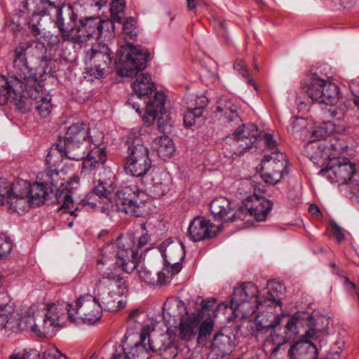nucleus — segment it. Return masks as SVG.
I'll list each match as a JSON object with an SVG mask.
<instances>
[{"label": "nucleus", "mask_w": 359, "mask_h": 359, "mask_svg": "<svg viewBox=\"0 0 359 359\" xmlns=\"http://www.w3.org/2000/svg\"><path fill=\"white\" fill-rule=\"evenodd\" d=\"M21 327V319L15 312L14 304L6 293L0 294V331H4L8 336L18 333Z\"/></svg>", "instance_id": "2eb2a0df"}, {"label": "nucleus", "mask_w": 359, "mask_h": 359, "mask_svg": "<svg viewBox=\"0 0 359 359\" xmlns=\"http://www.w3.org/2000/svg\"><path fill=\"white\" fill-rule=\"evenodd\" d=\"M259 136V130L257 126L254 123H248L242 124L228 137L236 141V144L240 147L235 148L233 154L242 155L255 143Z\"/></svg>", "instance_id": "412c9836"}, {"label": "nucleus", "mask_w": 359, "mask_h": 359, "mask_svg": "<svg viewBox=\"0 0 359 359\" xmlns=\"http://www.w3.org/2000/svg\"><path fill=\"white\" fill-rule=\"evenodd\" d=\"M151 329L149 326L144 327L138 340L133 346L128 347L126 353L133 359L144 358L149 351L154 352V341H151L149 333Z\"/></svg>", "instance_id": "bb28decb"}, {"label": "nucleus", "mask_w": 359, "mask_h": 359, "mask_svg": "<svg viewBox=\"0 0 359 359\" xmlns=\"http://www.w3.org/2000/svg\"><path fill=\"white\" fill-rule=\"evenodd\" d=\"M37 357V354L36 352H16L14 351L12 354L9 355V359H35L34 357Z\"/></svg>", "instance_id": "052dcab7"}, {"label": "nucleus", "mask_w": 359, "mask_h": 359, "mask_svg": "<svg viewBox=\"0 0 359 359\" xmlns=\"http://www.w3.org/2000/svg\"><path fill=\"white\" fill-rule=\"evenodd\" d=\"M114 27L111 21H104L99 18H81L69 41L80 44L86 43L90 38L98 39L102 35L107 36L105 32H110Z\"/></svg>", "instance_id": "1a4fd4ad"}, {"label": "nucleus", "mask_w": 359, "mask_h": 359, "mask_svg": "<svg viewBox=\"0 0 359 359\" xmlns=\"http://www.w3.org/2000/svg\"><path fill=\"white\" fill-rule=\"evenodd\" d=\"M59 172L56 169L48 168L43 174L44 182L30 184L29 191V208L39 207L43 205L48 197L47 185L55 187Z\"/></svg>", "instance_id": "f3484780"}, {"label": "nucleus", "mask_w": 359, "mask_h": 359, "mask_svg": "<svg viewBox=\"0 0 359 359\" xmlns=\"http://www.w3.org/2000/svg\"><path fill=\"white\" fill-rule=\"evenodd\" d=\"M120 61L123 62L120 74L125 76H135V79L131 83L133 93L128 98L126 104L130 105L137 114H140V105L136 99H146L155 90L154 83L147 73L137 74L142 70L147 62L148 54L131 43H127L121 48Z\"/></svg>", "instance_id": "7ed1b4c3"}, {"label": "nucleus", "mask_w": 359, "mask_h": 359, "mask_svg": "<svg viewBox=\"0 0 359 359\" xmlns=\"http://www.w3.org/2000/svg\"><path fill=\"white\" fill-rule=\"evenodd\" d=\"M139 192L130 187H126L116 191L114 202L119 212L140 217L143 213L142 208L137 203Z\"/></svg>", "instance_id": "a211bd4d"}, {"label": "nucleus", "mask_w": 359, "mask_h": 359, "mask_svg": "<svg viewBox=\"0 0 359 359\" xmlns=\"http://www.w3.org/2000/svg\"><path fill=\"white\" fill-rule=\"evenodd\" d=\"M30 183L18 179L9 182L10 205L15 210H25L29 208V191Z\"/></svg>", "instance_id": "b1692460"}, {"label": "nucleus", "mask_w": 359, "mask_h": 359, "mask_svg": "<svg viewBox=\"0 0 359 359\" xmlns=\"http://www.w3.org/2000/svg\"><path fill=\"white\" fill-rule=\"evenodd\" d=\"M41 66L39 64L33 65L30 67V72L27 76V79H22L20 84H22V90L19 92H13L19 98L15 100L16 107L23 113L31 111L34 109V100H36V96L38 95L36 92V85L39 81V76L44 74L45 72H39L38 69Z\"/></svg>", "instance_id": "9b49d317"}, {"label": "nucleus", "mask_w": 359, "mask_h": 359, "mask_svg": "<svg viewBox=\"0 0 359 359\" xmlns=\"http://www.w3.org/2000/svg\"><path fill=\"white\" fill-rule=\"evenodd\" d=\"M332 107L327 111V115L337 121L343 120L348 110V107L345 103H341L339 105Z\"/></svg>", "instance_id": "a18cd8bd"}, {"label": "nucleus", "mask_w": 359, "mask_h": 359, "mask_svg": "<svg viewBox=\"0 0 359 359\" xmlns=\"http://www.w3.org/2000/svg\"><path fill=\"white\" fill-rule=\"evenodd\" d=\"M154 352L158 353L164 359H174L177 356L184 358L186 354L190 353V350L187 346L179 350L170 336L161 334L154 341Z\"/></svg>", "instance_id": "a878e982"}, {"label": "nucleus", "mask_w": 359, "mask_h": 359, "mask_svg": "<svg viewBox=\"0 0 359 359\" xmlns=\"http://www.w3.org/2000/svg\"><path fill=\"white\" fill-rule=\"evenodd\" d=\"M195 104H189L194 109H200V112L203 114L204 108L208 105V100L205 96L201 95L194 98Z\"/></svg>", "instance_id": "13d9d810"}, {"label": "nucleus", "mask_w": 359, "mask_h": 359, "mask_svg": "<svg viewBox=\"0 0 359 359\" xmlns=\"http://www.w3.org/2000/svg\"><path fill=\"white\" fill-rule=\"evenodd\" d=\"M163 310L173 318L180 320V335L182 339L189 341L195 334L201 318L195 313L189 314L184 303L175 297L168 298L163 304Z\"/></svg>", "instance_id": "6e6552de"}, {"label": "nucleus", "mask_w": 359, "mask_h": 359, "mask_svg": "<svg viewBox=\"0 0 359 359\" xmlns=\"http://www.w3.org/2000/svg\"><path fill=\"white\" fill-rule=\"evenodd\" d=\"M66 308L63 304H52L47 306L46 313L36 311L26 321L27 327L39 337H51L60 319L65 316Z\"/></svg>", "instance_id": "39448f33"}, {"label": "nucleus", "mask_w": 359, "mask_h": 359, "mask_svg": "<svg viewBox=\"0 0 359 359\" xmlns=\"http://www.w3.org/2000/svg\"><path fill=\"white\" fill-rule=\"evenodd\" d=\"M44 359H69L62 354L56 347H50L43 353Z\"/></svg>", "instance_id": "6e6d98bb"}, {"label": "nucleus", "mask_w": 359, "mask_h": 359, "mask_svg": "<svg viewBox=\"0 0 359 359\" xmlns=\"http://www.w3.org/2000/svg\"><path fill=\"white\" fill-rule=\"evenodd\" d=\"M210 210L215 220L224 222H234L237 219L243 220L241 205L226 197L215 198L210 204Z\"/></svg>", "instance_id": "dca6fc26"}, {"label": "nucleus", "mask_w": 359, "mask_h": 359, "mask_svg": "<svg viewBox=\"0 0 359 359\" xmlns=\"http://www.w3.org/2000/svg\"><path fill=\"white\" fill-rule=\"evenodd\" d=\"M216 299L214 298H209L204 299L201 303V309L198 311L197 316L201 320L205 317H212L211 313H214L215 311L213 309L215 304Z\"/></svg>", "instance_id": "49530a36"}, {"label": "nucleus", "mask_w": 359, "mask_h": 359, "mask_svg": "<svg viewBox=\"0 0 359 359\" xmlns=\"http://www.w3.org/2000/svg\"><path fill=\"white\" fill-rule=\"evenodd\" d=\"M49 12L47 15L54 21L62 40L69 41L79 20L77 11L67 4L59 8L51 7Z\"/></svg>", "instance_id": "f8f14e48"}, {"label": "nucleus", "mask_w": 359, "mask_h": 359, "mask_svg": "<svg viewBox=\"0 0 359 359\" xmlns=\"http://www.w3.org/2000/svg\"><path fill=\"white\" fill-rule=\"evenodd\" d=\"M330 176H334V180L341 184H346L355 172V167L347 158L338 159L329 168Z\"/></svg>", "instance_id": "c9c22d12"}, {"label": "nucleus", "mask_w": 359, "mask_h": 359, "mask_svg": "<svg viewBox=\"0 0 359 359\" xmlns=\"http://www.w3.org/2000/svg\"><path fill=\"white\" fill-rule=\"evenodd\" d=\"M41 3L43 4V8L40 10V13L42 15H47L49 13V11H50V8L53 7L54 8H59L60 7L65 5L64 3L65 0H40Z\"/></svg>", "instance_id": "8fccbe9b"}, {"label": "nucleus", "mask_w": 359, "mask_h": 359, "mask_svg": "<svg viewBox=\"0 0 359 359\" xmlns=\"http://www.w3.org/2000/svg\"><path fill=\"white\" fill-rule=\"evenodd\" d=\"M242 188H239L238 190H241L240 194H247L249 193L251 190L252 187V182L249 180H246L242 182H241Z\"/></svg>", "instance_id": "0e129e2a"}, {"label": "nucleus", "mask_w": 359, "mask_h": 359, "mask_svg": "<svg viewBox=\"0 0 359 359\" xmlns=\"http://www.w3.org/2000/svg\"><path fill=\"white\" fill-rule=\"evenodd\" d=\"M9 182L6 179L0 178V205L6 202L10 203Z\"/></svg>", "instance_id": "603ef678"}, {"label": "nucleus", "mask_w": 359, "mask_h": 359, "mask_svg": "<svg viewBox=\"0 0 359 359\" xmlns=\"http://www.w3.org/2000/svg\"><path fill=\"white\" fill-rule=\"evenodd\" d=\"M114 58L113 52L105 44L92 47L85 53V63L89 64L88 73L95 79L105 76Z\"/></svg>", "instance_id": "ddd939ff"}, {"label": "nucleus", "mask_w": 359, "mask_h": 359, "mask_svg": "<svg viewBox=\"0 0 359 359\" xmlns=\"http://www.w3.org/2000/svg\"><path fill=\"white\" fill-rule=\"evenodd\" d=\"M156 142L158 145L156 151L158 156L163 159L170 158L175 151L172 140L168 136H161L156 138Z\"/></svg>", "instance_id": "ea45409f"}, {"label": "nucleus", "mask_w": 359, "mask_h": 359, "mask_svg": "<svg viewBox=\"0 0 359 359\" xmlns=\"http://www.w3.org/2000/svg\"><path fill=\"white\" fill-rule=\"evenodd\" d=\"M272 207L273 203L264 197L257 195L249 196L243 201V204L241 205L243 220L249 215L254 217L257 222L264 221Z\"/></svg>", "instance_id": "6ab92c4d"}, {"label": "nucleus", "mask_w": 359, "mask_h": 359, "mask_svg": "<svg viewBox=\"0 0 359 359\" xmlns=\"http://www.w3.org/2000/svg\"><path fill=\"white\" fill-rule=\"evenodd\" d=\"M202 114L200 109H194L192 106H189L184 113V123L186 127H191L196 123V118H199Z\"/></svg>", "instance_id": "09e8293b"}, {"label": "nucleus", "mask_w": 359, "mask_h": 359, "mask_svg": "<svg viewBox=\"0 0 359 359\" xmlns=\"http://www.w3.org/2000/svg\"><path fill=\"white\" fill-rule=\"evenodd\" d=\"M350 187L354 194L359 195V180L354 179L350 182Z\"/></svg>", "instance_id": "774afa93"}, {"label": "nucleus", "mask_w": 359, "mask_h": 359, "mask_svg": "<svg viewBox=\"0 0 359 359\" xmlns=\"http://www.w3.org/2000/svg\"><path fill=\"white\" fill-rule=\"evenodd\" d=\"M129 155L125 163L126 172L134 177H140L150 170L151 161L149 156V149L142 141L136 139L129 146Z\"/></svg>", "instance_id": "9d476101"}, {"label": "nucleus", "mask_w": 359, "mask_h": 359, "mask_svg": "<svg viewBox=\"0 0 359 359\" xmlns=\"http://www.w3.org/2000/svg\"><path fill=\"white\" fill-rule=\"evenodd\" d=\"M199 326L198 340L201 341L205 340L207 337H210L214 327V321L212 317H205Z\"/></svg>", "instance_id": "c03bdc74"}, {"label": "nucleus", "mask_w": 359, "mask_h": 359, "mask_svg": "<svg viewBox=\"0 0 359 359\" xmlns=\"http://www.w3.org/2000/svg\"><path fill=\"white\" fill-rule=\"evenodd\" d=\"M123 30L124 33L131 38L137 35V29L136 27V21L133 18H127L123 25Z\"/></svg>", "instance_id": "864d4df0"}, {"label": "nucleus", "mask_w": 359, "mask_h": 359, "mask_svg": "<svg viewBox=\"0 0 359 359\" xmlns=\"http://www.w3.org/2000/svg\"><path fill=\"white\" fill-rule=\"evenodd\" d=\"M56 148L61 155L72 161H81L85 158L86 145L83 141H63L60 137Z\"/></svg>", "instance_id": "7c9ffc66"}, {"label": "nucleus", "mask_w": 359, "mask_h": 359, "mask_svg": "<svg viewBox=\"0 0 359 359\" xmlns=\"http://www.w3.org/2000/svg\"><path fill=\"white\" fill-rule=\"evenodd\" d=\"M158 250L165 263L171 266L172 271L170 275L172 276L179 273L182 269L181 263L185 256L183 245L181 243L166 240L159 245Z\"/></svg>", "instance_id": "aec40b11"}, {"label": "nucleus", "mask_w": 359, "mask_h": 359, "mask_svg": "<svg viewBox=\"0 0 359 359\" xmlns=\"http://www.w3.org/2000/svg\"><path fill=\"white\" fill-rule=\"evenodd\" d=\"M241 286L243 289V292H245L244 294L246 297L247 308H250V311H252L255 309L250 306V301L255 299L257 305H258L259 302H261L257 296L259 292L257 287L252 283H243L241 284Z\"/></svg>", "instance_id": "37998d69"}, {"label": "nucleus", "mask_w": 359, "mask_h": 359, "mask_svg": "<svg viewBox=\"0 0 359 359\" xmlns=\"http://www.w3.org/2000/svg\"><path fill=\"white\" fill-rule=\"evenodd\" d=\"M287 158L283 153L276 151L264 155L261 164L262 178L270 184L280 182L284 175L287 174Z\"/></svg>", "instance_id": "4468645a"}, {"label": "nucleus", "mask_w": 359, "mask_h": 359, "mask_svg": "<svg viewBox=\"0 0 359 359\" xmlns=\"http://www.w3.org/2000/svg\"><path fill=\"white\" fill-rule=\"evenodd\" d=\"M132 245L130 236L121 235L116 239V245L108 243L100 250L97 270L107 282L101 288L97 299L102 309L108 311H118L126 306L123 296L127 293L126 283L115 271L117 267H121L129 273L135 267L133 259L135 252L131 250Z\"/></svg>", "instance_id": "f257e3e1"}, {"label": "nucleus", "mask_w": 359, "mask_h": 359, "mask_svg": "<svg viewBox=\"0 0 359 359\" xmlns=\"http://www.w3.org/2000/svg\"><path fill=\"white\" fill-rule=\"evenodd\" d=\"M275 315L280 318V320H281V318L275 313ZM280 322V321H279ZM280 324V323L276 324L274 326H270L268 327H259V326L257 325V329L258 330H262L268 328H273V330L271 332L269 336H268L264 343V349L271 353V357H276L278 351L283 350L284 346L289 339V337L286 334H283L281 333L278 332L277 326Z\"/></svg>", "instance_id": "c756f323"}, {"label": "nucleus", "mask_w": 359, "mask_h": 359, "mask_svg": "<svg viewBox=\"0 0 359 359\" xmlns=\"http://www.w3.org/2000/svg\"><path fill=\"white\" fill-rule=\"evenodd\" d=\"M334 132V125L330 121L324 122L322 124L315 126L311 131V141H318L325 139Z\"/></svg>", "instance_id": "a19ab883"}, {"label": "nucleus", "mask_w": 359, "mask_h": 359, "mask_svg": "<svg viewBox=\"0 0 359 359\" xmlns=\"http://www.w3.org/2000/svg\"><path fill=\"white\" fill-rule=\"evenodd\" d=\"M71 322L79 320L84 323L93 324L98 321L102 316V306L97 299L89 294L81 295L72 304H64Z\"/></svg>", "instance_id": "423d86ee"}, {"label": "nucleus", "mask_w": 359, "mask_h": 359, "mask_svg": "<svg viewBox=\"0 0 359 359\" xmlns=\"http://www.w3.org/2000/svg\"><path fill=\"white\" fill-rule=\"evenodd\" d=\"M350 88L354 95V98L359 99V85L356 82H351L350 83Z\"/></svg>", "instance_id": "338daca9"}, {"label": "nucleus", "mask_w": 359, "mask_h": 359, "mask_svg": "<svg viewBox=\"0 0 359 359\" xmlns=\"http://www.w3.org/2000/svg\"><path fill=\"white\" fill-rule=\"evenodd\" d=\"M233 343L230 336L222 332L215 334L211 344L212 351L222 357L229 355L233 350Z\"/></svg>", "instance_id": "e433bc0d"}, {"label": "nucleus", "mask_w": 359, "mask_h": 359, "mask_svg": "<svg viewBox=\"0 0 359 359\" xmlns=\"http://www.w3.org/2000/svg\"><path fill=\"white\" fill-rule=\"evenodd\" d=\"M87 132L84 123L77 121L68 127L65 136L62 140L63 141H86Z\"/></svg>", "instance_id": "58836bf2"}, {"label": "nucleus", "mask_w": 359, "mask_h": 359, "mask_svg": "<svg viewBox=\"0 0 359 359\" xmlns=\"http://www.w3.org/2000/svg\"><path fill=\"white\" fill-rule=\"evenodd\" d=\"M43 74L39 76V81L36 85V92L38 93L36 96V100H34V109L38 114L43 118L48 117L53 108L51 103L50 95L44 89L43 85Z\"/></svg>", "instance_id": "72a5a7b5"}, {"label": "nucleus", "mask_w": 359, "mask_h": 359, "mask_svg": "<svg viewBox=\"0 0 359 359\" xmlns=\"http://www.w3.org/2000/svg\"><path fill=\"white\" fill-rule=\"evenodd\" d=\"M334 234L338 242H341L344 239V235L341 231V229L336 224L333 225Z\"/></svg>", "instance_id": "69168bd1"}, {"label": "nucleus", "mask_w": 359, "mask_h": 359, "mask_svg": "<svg viewBox=\"0 0 359 359\" xmlns=\"http://www.w3.org/2000/svg\"><path fill=\"white\" fill-rule=\"evenodd\" d=\"M300 326H302V323L298 318L295 317L289 318L285 325L286 330L285 334H287L289 339L292 335L299 334L302 336L303 334H301Z\"/></svg>", "instance_id": "de8ad7c7"}, {"label": "nucleus", "mask_w": 359, "mask_h": 359, "mask_svg": "<svg viewBox=\"0 0 359 359\" xmlns=\"http://www.w3.org/2000/svg\"><path fill=\"white\" fill-rule=\"evenodd\" d=\"M306 322L308 328L302 334V337L318 341L320 346L326 344L327 337L326 330L330 323L329 318L323 316L316 317L311 316L307 318Z\"/></svg>", "instance_id": "393cba45"}, {"label": "nucleus", "mask_w": 359, "mask_h": 359, "mask_svg": "<svg viewBox=\"0 0 359 359\" xmlns=\"http://www.w3.org/2000/svg\"><path fill=\"white\" fill-rule=\"evenodd\" d=\"M74 206V201L72 196L66 193L64 196L63 203L60 206V210H62L64 212H68L71 215L76 216L75 212L79 210V208L78 206L75 208Z\"/></svg>", "instance_id": "3c124183"}, {"label": "nucleus", "mask_w": 359, "mask_h": 359, "mask_svg": "<svg viewBox=\"0 0 359 359\" xmlns=\"http://www.w3.org/2000/svg\"><path fill=\"white\" fill-rule=\"evenodd\" d=\"M296 342L288 349L287 353L291 359H317L318 348L313 342L304 338Z\"/></svg>", "instance_id": "2f4dec72"}, {"label": "nucleus", "mask_w": 359, "mask_h": 359, "mask_svg": "<svg viewBox=\"0 0 359 359\" xmlns=\"http://www.w3.org/2000/svg\"><path fill=\"white\" fill-rule=\"evenodd\" d=\"M302 89L312 100L330 105L337 104L341 95L338 86L316 74L304 80Z\"/></svg>", "instance_id": "0eeeda50"}, {"label": "nucleus", "mask_w": 359, "mask_h": 359, "mask_svg": "<svg viewBox=\"0 0 359 359\" xmlns=\"http://www.w3.org/2000/svg\"><path fill=\"white\" fill-rule=\"evenodd\" d=\"M215 112L220 114L219 118L231 127L239 125L242 120L238 114V106L226 97H222L217 103Z\"/></svg>", "instance_id": "c85d7f7f"}, {"label": "nucleus", "mask_w": 359, "mask_h": 359, "mask_svg": "<svg viewBox=\"0 0 359 359\" xmlns=\"http://www.w3.org/2000/svg\"><path fill=\"white\" fill-rule=\"evenodd\" d=\"M81 5L90 6H96L101 8L106 4V0H78Z\"/></svg>", "instance_id": "680f3d73"}, {"label": "nucleus", "mask_w": 359, "mask_h": 359, "mask_svg": "<svg viewBox=\"0 0 359 359\" xmlns=\"http://www.w3.org/2000/svg\"><path fill=\"white\" fill-rule=\"evenodd\" d=\"M106 160L107 156L105 149L95 147L85 156L83 165L84 168L89 170H94L102 167Z\"/></svg>", "instance_id": "4c0bfd02"}, {"label": "nucleus", "mask_w": 359, "mask_h": 359, "mask_svg": "<svg viewBox=\"0 0 359 359\" xmlns=\"http://www.w3.org/2000/svg\"><path fill=\"white\" fill-rule=\"evenodd\" d=\"M280 285L275 281H268L267 287L271 297L259 302L255 309L252 311L247 310V301L241 285L235 287L231 296V308L234 311L242 313V316L254 321L259 327L274 326L280 321V318L275 315L276 308L280 304V299H276L273 290H278Z\"/></svg>", "instance_id": "20e7f679"}, {"label": "nucleus", "mask_w": 359, "mask_h": 359, "mask_svg": "<svg viewBox=\"0 0 359 359\" xmlns=\"http://www.w3.org/2000/svg\"><path fill=\"white\" fill-rule=\"evenodd\" d=\"M12 242L5 233H0V257H4L10 253L12 250Z\"/></svg>", "instance_id": "5fc2aeb1"}, {"label": "nucleus", "mask_w": 359, "mask_h": 359, "mask_svg": "<svg viewBox=\"0 0 359 359\" xmlns=\"http://www.w3.org/2000/svg\"><path fill=\"white\" fill-rule=\"evenodd\" d=\"M165 95L163 93L156 92L154 96L147 102L145 114L142 116L144 124L148 126L154 123L158 114H163L165 108Z\"/></svg>", "instance_id": "f704fd0d"}, {"label": "nucleus", "mask_w": 359, "mask_h": 359, "mask_svg": "<svg viewBox=\"0 0 359 359\" xmlns=\"http://www.w3.org/2000/svg\"><path fill=\"white\" fill-rule=\"evenodd\" d=\"M50 60L47 56V50L43 44L35 41L19 43L13 51V67L14 76L8 81L4 76L0 75V100L8 101L13 92L22 90V79L27 80L30 67L39 64V72H45Z\"/></svg>", "instance_id": "f03ea898"}, {"label": "nucleus", "mask_w": 359, "mask_h": 359, "mask_svg": "<svg viewBox=\"0 0 359 359\" xmlns=\"http://www.w3.org/2000/svg\"><path fill=\"white\" fill-rule=\"evenodd\" d=\"M124 0H111L110 11L111 22L114 25V22L121 23L125 8Z\"/></svg>", "instance_id": "79ce46f5"}, {"label": "nucleus", "mask_w": 359, "mask_h": 359, "mask_svg": "<svg viewBox=\"0 0 359 359\" xmlns=\"http://www.w3.org/2000/svg\"><path fill=\"white\" fill-rule=\"evenodd\" d=\"M171 177L163 170H153L151 173V184L149 191L153 197H161L165 195L170 189Z\"/></svg>", "instance_id": "473e14b6"}, {"label": "nucleus", "mask_w": 359, "mask_h": 359, "mask_svg": "<svg viewBox=\"0 0 359 359\" xmlns=\"http://www.w3.org/2000/svg\"><path fill=\"white\" fill-rule=\"evenodd\" d=\"M221 230L220 226H215L209 219L203 217H196L190 222L188 232L190 238L196 242L212 238Z\"/></svg>", "instance_id": "5701e85b"}, {"label": "nucleus", "mask_w": 359, "mask_h": 359, "mask_svg": "<svg viewBox=\"0 0 359 359\" xmlns=\"http://www.w3.org/2000/svg\"><path fill=\"white\" fill-rule=\"evenodd\" d=\"M130 337H125L126 341L123 346H118L116 348L114 353H113L112 359H130V356L126 353V349L127 348L125 346H129L127 342Z\"/></svg>", "instance_id": "4d7b16f0"}, {"label": "nucleus", "mask_w": 359, "mask_h": 359, "mask_svg": "<svg viewBox=\"0 0 359 359\" xmlns=\"http://www.w3.org/2000/svg\"><path fill=\"white\" fill-rule=\"evenodd\" d=\"M264 140L266 146L269 149H273L276 146V142L273 140V137L271 134H268V133L264 134Z\"/></svg>", "instance_id": "e2e57ef3"}, {"label": "nucleus", "mask_w": 359, "mask_h": 359, "mask_svg": "<svg viewBox=\"0 0 359 359\" xmlns=\"http://www.w3.org/2000/svg\"><path fill=\"white\" fill-rule=\"evenodd\" d=\"M110 194L111 193L105 187L104 183L100 182L92 191L81 200L80 205L90 210H93L98 205L103 208L102 204L108 205L111 202Z\"/></svg>", "instance_id": "cd10ccee"}, {"label": "nucleus", "mask_w": 359, "mask_h": 359, "mask_svg": "<svg viewBox=\"0 0 359 359\" xmlns=\"http://www.w3.org/2000/svg\"><path fill=\"white\" fill-rule=\"evenodd\" d=\"M126 236H130L133 239V245L131 246V250H134L135 255L133 257V259L135 262V267L131 271H133L135 269H137L136 273L139 280L147 284L148 285H166L171 280V276L168 269H163L161 271L153 272L144 266H137L136 258L138 255V252L135 248V241L133 236L127 234Z\"/></svg>", "instance_id": "4be33fe9"}, {"label": "nucleus", "mask_w": 359, "mask_h": 359, "mask_svg": "<svg viewBox=\"0 0 359 359\" xmlns=\"http://www.w3.org/2000/svg\"><path fill=\"white\" fill-rule=\"evenodd\" d=\"M234 69L243 76L248 77V69L242 59H236L234 62Z\"/></svg>", "instance_id": "bf43d9fd"}]
</instances>
